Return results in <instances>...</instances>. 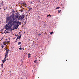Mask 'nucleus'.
Wrapping results in <instances>:
<instances>
[{"mask_svg":"<svg viewBox=\"0 0 79 79\" xmlns=\"http://www.w3.org/2000/svg\"><path fill=\"white\" fill-rule=\"evenodd\" d=\"M47 17H48V16H50V17H51V15H48L47 16Z\"/></svg>","mask_w":79,"mask_h":79,"instance_id":"obj_16","label":"nucleus"},{"mask_svg":"<svg viewBox=\"0 0 79 79\" xmlns=\"http://www.w3.org/2000/svg\"><path fill=\"white\" fill-rule=\"evenodd\" d=\"M2 62H3V60H2Z\"/></svg>","mask_w":79,"mask_h":79,"instance_id":"obj_37","label":"nucleus"},{"mask_svg":"<svg viewBox=\"0 0 79 79\" xmlns=\"http://www.w3.org/2000/svg\"><path fill=\"white\" fill-rule=\"evenodd\" d=\"M11 17L12 18L13 20H12V19H10V20L9 21L8 24H6L5 27L6 30H5V31H6L7 30L10 29L11 28L12 25H13L12 24L13 23V22H14L13 21L15 20H13V19L15 18H14V15H11Z\"/></svg>","mask_w":79,"mask_h":79,"instance_id":"obj_1","label":"nucleus"},{"mask_svg":"<svg viewBox=\"0 0 79 79\" xmlns=\"http://www.w3.org/2000/svg\"><path fill=\"white\" fill-rule=\"evenodd\" d=\"M19 50H22V48H19Z\"/></svg>","mask_w":79,"mask_h":79,"instance_id":"obj_19","label":"nucleus"},{"mask_svg":"<svg viewBox=\"0 0 79 79\" xmlns=\"http://www.w3.org/2000/svg\"><path fill=\"white\" fill-rule=\"evenodd\" d=\"M24 15H22L20 16H19V19L21 20H23V19H24V18L25 17Z\"/></svg>","mask_w":79,"mask_h":79,"instance_id":"obj_3","label":"nucleus"},{"mask_svg":"<svg viewBox=\"0 0 79 79\" xmlns=\"http://www.w3.org/2000/svg\"><path fill=\"white\" fill-rule=\"evenodd\" d=\"M60 12H61V10H60Z\"/></svg>","mask_w":79,"mask_h":79,"instance_id":"obj_31","label":"nucleus"},{"mask_svg":"<svg viewBox=\"0 0 79 79\" xmlns=\"http://www.w3.org/2000/svg\"><path fill=\"white\" fill-rule=\"evenodd\" d=\"M41 35V34H40L39 35Z\"/></svg>","mask_w":79,"mask_h":79,"instance_id":"obj_33","label":"nucleus"},{"mask_svg":"<svg viewBox=\"0 0 79 79\" xmlns=\"http://www.w3.org/2000/svg\"><path fill=\"white\" fill-rule=\"evenodd\" d=\"M4 49H5V50H6H6H8V49H7V48H5Z\"/></svg>","mask_w":79,"mask_h":79,"instance_id":"obj_21","label":"nucleus"},{"mask_svg":"<svg viewBox=\"0 0 79 79\" xmlns=\"http://www.w3.org/2000/svg\"><path fill=\"white\" fill-rule=\"evenodd\" d=\"M9 51V50H7L6 51V52L5 53L6 55H5V57L4 59H5L6 58V57H8V52Z\"/></svg>","mask_w":79,"mask_h":79,"instance_id":"obj_4","label":"nucleus"},{"mask_svg":"<svg viewBox=\"0 0 79 79\" xmlns=\"http://www.w3.org/2000/svg\"><path fill=\"white\" fill-rule=\"evenodd\" d=\"M3 63H4V61H3V63H2V64H3Z\"/></svg>","mask_w":79,"mask_h":79,"instance_id":"obj_32","label":"nucleus"},{"mask_svg":"<svg viewBox=\"0 0 79 79\" xmlns=\"http://www.w3.org/2000/svg\"><path fill=\"white\" fill-rule=\"evenodd\" d=\"M3 1H2V5H3Z\"/></svg>","mask_w":79,"mask_h":79,"instance_id":"obj_25","label":"nucleus"},{"mask_svg":"<svg viewBox=\"0 0 79 79\" xmlns=\"http://www.w3.org/2000/svg\"><path fill=\"white\" fill-rule=\"evenodd\" d=\"M20 37V36H19L18 35V37L17 38L16 40H18V39H19Z\"/></svg>","mask_w":79,"mask_h":79,"instance_id":"obj_7","label":"nucleus"},{"mask_svg":"<svg viewBox=\"0 0 79 79\" xmlns=\"http://www.w3.org/2000/svg\"><path fill=\"white\" fill-rule=\"evenodd\" d=\"M34 63H37V60H35L34 61Z\"/></svg>","mask_w":79,"mask_h":79,"instance_id":"obj_15","label":"nucleus"},{"mask_svg":"<svg viewBox=\"0 0 79 79\" xmlns=\"http://www.w3.org/2000/svg\"><path fill=\"white\" fill-rule=\"evenodd\" d=\"M21 42H19V43L18 44V45H21Z\"/></svg>","mask_w":79,"mask_h":79,"instance_id":"obj_9","label":"nucleus"},{"mask_svg":"<svg viewBox=\"0 0 79 79\" xmlns=\"http://www.w3.org/2000/svg\"><path fill=\"white\" fill-rule=\"evenodd\" d=\"M16 35V36H17L16 35Z\"/></svg>","mask_w":79,"mask_h":79,"instance_id":"obj_39","label":"nucleus"},{"mask_svg":"<svg viewBox=\"0 0 79 79\" xmlns=\"http://www.w3.org/2000/svg\"><path fill=\"white\" fill-rule=\"evenodd\" d=\"M19 18V15L16 14L15 16V17L13 19V20H15L16 19H18Z\"/></svg>","mask_w":79,"mask_h":79,"instance_id":"obj_5","label":"nucleus"},{"mask_svg":"<svg viewBox=\"0 0 79 79\" xmlns=\"http://www.w3.org/2000/svg\"><path fill=\"white\" fill-rule=\"evenodd\" d=\"M28 58H30V57H31V54L29 53L28 54Z\"/></svg>","mask_w":79,"mask_h":79,"instance_id":"obj_8","label":"nucleus"},{"mask_svg":"<svg viewBox=\"0 0 79 79\" xmlns=\"http://www.w3.org/2000/svg\"><path fill=\"white\" fill-rule=\"evenodd\" d=\"M7 44H9V42H7Z\"/></svg>","mask_w":79,"mask_h":79,"instance_id":"obj_30","label":"nucleus"},{"mask_svg":"<svg viewBox=\"0 0 79 79\" xmlns=\"http://www.w3.org/2000/svg\"><path fill=\"white\" fill-rule=\"evenodd\" d=\"M46 34H47V33H45Z\"/></svg>","mask_w":79,"mask_h":79,"instance_id":"obj_35","label":"nucleus"},{"mask_svg":"<svg viewBox=\"0 0 79 79\" xmlns=\"http://www.w3.org/2000/svg\"><path fill=\"white\" fill-rule=\"evenodd\" d=\"M19 40H21V36H20V37L19 38Z\"/></svg>","mask_w":79,"mask_h":79,"instance_id":"obj_26","label":"nucleus"},{"mask_svg":"<svg viewBox=\"0 0 79 79\" xmlns=\"http://www.w3.org/2000/svg\"><path fill=\"white\" fill-rule=\"evenodd\" d=\"M9 32H8V31H6L5 33V34H6V33H9Z\"/></svg>","mask_w":79,"mask_h":79,"instance_id":"obj_20","label":"nucleus"},{"mask_svg":"<svg viewBox=\"0 0 79 79\" xmlns=\"http://www.w3.org/2000/svg\"><path fill=\"white\" fill-rule=\"evenodd\" d=\"M6 59H4V60H3L4 62H5L6 61Z\"/></svg>","mask_w":79,"mask_h":79,"instance_id":"obj_17","label":"nucleus"},{"mask_svg":"<svg viewBox=\"0 0 79 79\" xmlns=\"http://www.w3.org/2000/svg\"><path fill=\"white\" fill-rule=\"evenodd\" d=\"M31 4H34V2L33 1L31 2Z\"/></svg>","mask_w":79,"mask_h":79,"instance_id":"obj_10","label":"nucleus"},{"mask_svg":"<svg viewBox=\"0 0 79 79\" xmlns=\"http://www.w3.org/2000/svg\"><path fill=\"white\" fill-rule=\"evenodd\" d=\"M3 44L4 45H6V43H5V42H3Z\"/></svg>","mask_w":79,"mask_h":79,"instance_id":"obj_11","label":"nucleus"},{"mask_svg":"<svg viewBox=\"0 0 79 79\" xmlns=\"http://www.w3.org/2000/svg\"><path fill=\"white\" fill-rule=\"evenodd\" d=\"M3 64H1V66L2 67V68H3Z\"/></svg>","mask_w":79,"mask_h":79,"instance_id":"obj_18","label":"nucleus"},{"mask_svg":"<svg viewBox=\"0 0 79 79\" xmlns=\"http://www.w3.org/2000/svg\"><path fill=\"white\" fill-rule=\"evenodd\" d=\"M14 13H13L12 15L14 16L15 14H14Z\"/></svg>","mask_w":79,"mask_h":79,"instance_id":"obj_22","label":"nucleus"},{"mask_svg":"<svg viewBox=\"0 0 79 79\" xmlns=\"http://www.w3.org/2000/svg\"><path fill=\"white\" fill-rule=\"evenodd\" d=\"M26 5H26V4H25V6H26Z\"/></svg>","mask_w":79,"mask_h":79,"instance_id":"obj_29","label":"nucleus"},{"mask_svg":"<svg viewBox=\"0 0 79 79\" xmlns=\"http://www.w3.org/2000/svg\"><path fill=\"white\" fill-rule=\"evenodd\" d=\"M52 34H53V32H50V34L51 35H52Z\"/></svg>","mask_w":79,"mask_h":79,"instance_id":"obj_14","label":"nucleus"},{"mask_svg":"<svg viewBox=\"0 0 79 79\" xmlns=\"http://www.w3.org/2000/svg\"><path fill=\"white\" fill-rule=\"evenodd\" d=\"M2 48H3V47H4V46H3V45H2Z\"/></svg>","mask_w":79,"mask_h":79,"instance_id":"obj_23","label":"nucleus"},{"mask_svg":"<svg viewBox=\"0 0 79 79\" xmlns=\"http://www.w3.org/2000/svg\"><path fill=\"white\" fill-rule=\"evenodd\" d=\"M31 9H32V8H30V9H29L30 10H31Z\"/></svg>","mask_w":79,"mask_h":79,"instance_id":"obj_28","label":"nucleus"},{"mask_svg":"<svg viewBox=\"0 0 79 79\" xmlns=\"http://www.w3.org/2000/svg\"><path fill=\"white\" fill-rule=\"evenodd\" d=\"M4 9V10L5 11V10H6V9L7 8V7H6V9L5 8H3Z\"/></svg>","mask_w":79,"mask_h":79,"instance_id":"obj_12","label":"nucleus"},{"mask_svg":"<svg viewBox=\"0 0 79 79\" xmlns=\"http://www.w3.org/2000/svg\"><path fill=\"white\" fill-rule=\"evenodd\" d=\"M10 73H11V71H10Z\"/></svg>","mask_w":79,"mask_h":79,"instance_id":"obj_38","label":"nucleus"},{"mask_svg":"<svg viewBox=\"0 0 79 79\" xmlns=\"http://www.w3.org/2000/svg\"><path fill=\"white\" fill-rule=\"evenodd\" d=\"M56 9H59V7H57V8H56Z\"/></svg>","mask_w":79,"mask_h":79,"instance_id":"obj_24","label":"nucleus"},{"mask_svg":"<svg viewBox=\"0 0 79 79\" xmlns=\"http://www.w3.org/2000/svg\"><path fill=\"white\" fill-rule=\"evenodd\" d=\"M15 38H16V37L14 38V39H15Z\"/></svg>","mask_w":79,"mask_h":79,"instance_id":"obj_34","label":"nucleus"},{"mask_svg":"<svg viewBox=\"0 0 79 79\" xmlns=\"http://www.w3.org/2000/svg\"><path fill=\"white\" fill-rule=\"evenodd\" d=\"M11 18V16L9 17H7V18L6 19V21H10Z\"/></svg>","mask_w":79,"mask_h":79,"instance_id":"obj_6","label":"nucleus"},{"mask_svg":"<svg viewBox=\"0 0 79 79\" xmlns=\"http://www.w3.org/2000/svg\"><path fill=\"white\" fill-rule=\"evenodd\" d=\"M58 13H60V10H58Z\"/></svg>","mask_w":79,"mask_h":79,"instance_id":"obj_27","label":"nucleus"},{"mask_svg":"<svg viewBox=\"0 0 79 79\" xmlns=\"http://www.w3.org/2000/svg\"><path fill=\"white\" fill-rule=\"evenodd\" d=\"M15 42H18V40H16Z\"/></svg>","mask_w":79,"mask_h":79,"instance_id":"obj_36","label":"nucleus"},{"mask_svg":"<svg viewBox=\"0 0 79 79\" xmlns=\"http://www.w3.org/2000/svg\"><path fill=\"white\" fill-rule=\"evenodd\" d=\"M12 12H13V13H15V10H12Z\"/></svg>","mask_w":79,"mask_h":79,"instance_id":"obj_13","label":"nucleus"},{"mask_svg":"<svg viewBox=\"0 0 79 79\" xmlns=\"http://www.w3.org/2000/svg\"><path fill=\"white\" fill-rule=\"evenodd\" d=\"M19 25H21V22L19 23V22L16 21H15L13 24L12 25L13 26H15V29H18L19 26Z\"/></svg>","mask_w":79,"mask_h":79,"instance_id":"obj_2","label":"nucleus"},{"mask_svg":"<svg viewBox=\"0 0 79 79\" xmlns=\"http://www.w3.org/2000/svg\"><path fill=\"white\" fill-rule=\"evenodd\" d=\"M23 50H24V48H23Z\"/></svg>","mask_w":79,"mask_h":79,"instance_id":"obj_40","label":"nucleus"}]
</instances>
